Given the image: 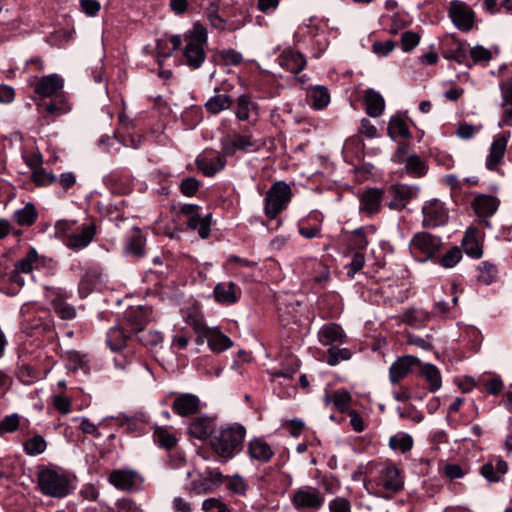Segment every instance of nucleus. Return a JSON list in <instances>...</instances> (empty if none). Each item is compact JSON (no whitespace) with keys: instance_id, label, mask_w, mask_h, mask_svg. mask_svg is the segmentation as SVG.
Here are the masks:
<instances>
[{"instance_id":"nucleus-1","label":"nucleus","mask_w":512,"mask_h":512,"mask_svg":"<svg viewBox=\"0 0 512 512\" xmlns=\"http://www.w3.org/2000/svg\"><path fill=\"white\" fill-rule=\"evenodd\" d=\"M207 41V29L199 22H196L190 30L184 33L183 39L180 35H173L170 37V42L172 44L171 49L166 50L164 48L163 40H158L156 47L161 56L168 58L174 51L178 50L181 47L182 42H184V63L191 69H198L206 59L205 46L207 45Z\"/></svg>"},{"instance_id":"nucleus-2","label":"nucleus","mask_w":512,"mask_h":512,"mask_svg":"<svg viewBox=\"0 0 512 512\" xmlns=\"http://www.w3.org/2000/svg\"><path fill=\"white\" fill-rule=\"evenodd\" d=\"M245 436L246 429L243 425L229 424L214 431L210 446L223 461H228L242 450Z\"/></svg>"},{"instance_id":"nucleus-3","label":"nucleus","mask_w":512,"mask_h":512,"mask_svg":"<svg viewBox=\"0 0 512 512\" xmlns=\"http://www.w3.org/2000/svg\"><path fill=\"white\" fill-rule=\"evenodd\" d=\"M375 496L390 499L404 487L400 470L393 464H386L378 470L377 477L370 482Z\"/></svg>"},{"instance_id":"nucleus-4","label":"nucleus","mask_w":512,"mask_h":512,"mask_svg":"<svg viewBox=\"0 0 512 512\" xmlns=\"http://www.w3.org/2000/svg\"><path fill=\"white\" fill-rule=\"evenodd\" d=\"M37 486L43 495L59 499L68 496L72 490L69 478L50 468L38 472Z\"/></svg>"},{"instance_id":"nucleus-5","label":"nucleus","mask_w":512,"mask_h":512,"mask_svg":"<svg viewBox=\"0 0 512 512\" xmlns=\"http://www.w3.org/2000/svg\"><path fill=\"white\" fill-rule=\"evenodd\" d=\"M291 188L284 181H277L267 191L265 197L264 212L270 218H276L284 210L291 200Z\"/></svg>"},{"instance_id":"nucleus-6","label":"nucleus","mask_w":512,"mask_h":512,"mask_svg":"<svg viewBox=\"0 0 512 512\" xmlns=\"http://www.w3.org/2000/svg\"><path fill=\"white\" fill-rule=\"evenodd\" d=\"M206 16L211 26L218 30L235 31L245 24V14L239 9H233L231 12L224 10L220 14L218 7L211 4L206 10Z\"/></svg>"},{"instance_id":"nucleus-7","label":"nucleus","mask_w":512,"mask_h":512,"mask_svg":"<svg viewBox=\"0 0 512 512\" xmlns=\"http://www.w3.org/2000/svg\"><path fill=\"white\" fill-rule=\"evenodd\" d=\"M442 242L427 232H419L413 236L409 248L411 254L420 262L431 259L441 248Z\"/></svg>"},{"instance_id":"nucleus-8","label":"nucleus","mask_w":512,"mask_h":512,"mask_svg":"<svg viewBox=\"0 0 512 512\" xmlns=\"http://www.w3.org/2000/svg\"><path fill=\"white\" fill-rule=\"evenodd\" d=\"M324 497L320 491L311 486H302L295 491L292 503L298 511L314 512L319 510L324 504Z\"/></svg>"},{"instance_id":"nucleus-9","label":"nucleus","mask_w":512,"mask_h":512,"mask_svg":"<svg viewBox=\"0 0 512 512\" xmlns=\"http://www.w3.org/2000/svg\"><path fill=\"white\" fill-rule=\"evenodd\" d=\"M108 482L117 490L133 492L140 489L143 478L132 469H115L110 472Z\"/></svg>"},{"instance_id":"nucleus-10","label":"nucleus","mask_w":512,"mask_h":512,"mask_svg":"<svg viewBox=\"0 0 512 512\" xmlns=\"http://www.w3.org/2000/svg\"><path fill=\"white\" fill-rule=\"evenodd\" d=\"M422 215V224L426 228L439 227L448 221L447 209L438 199L427 201L422 207Z\"/></svg>"},{"instance_id":"nucleus-11","label":"nucleus","mask_w":512,"mask_h":512,"mask_svg":"<svg viewBox=\"0 0 512 512\" xmlns=\"http://www.w3.org/2000/svg\"><path fill=\"white\" fill-rule=\"evenodd\" d=\"M417 194L418 188L415 186L405 184L392 185L388 189L390 200L387 202V206L392 210H402Z\"/></svg>"},{"instance_id":"nucleus-12","label":"nucleus","mask_w":512,"mask_h":512,"mask_svg":"<svg viewBox=\"0 0 512 512\" xmlns=\"http://www.w3.org/2000/svg\"><path fill=\"white\" fill-rule=\"evenodd\" d=\"M449 16L458 29L462 31H469L472 29L474 23V12L466 3L459 0L452 1L450 4Z\"/></svg>"},{"instance_id":"nucleus-13","label":"nucleus","mask_w":512,"mask_h":512,"mask_svg":"<svg viewBox=\"0 0 512 512\" xmlns=\"http://www.w3.org/2000/svg\"><path fill=\"white\" fill-rule=\"evenodd\" d=\"M223 480L224 476L219 470H207L191 482L190 490L198 495L211 493L220 487Z\"/></svg>"},{"instance_id":"nucleus-14","label":"nucleus","mask_w":512,"mask_h":512,"mask_svg":"<svg viewBox=\"0 0 512 512\" xmlns=\"http://www.w3.org/2000/svg\"><path fill=\"white\" fill-rule=\"evenodd\" d=\"M384 192L378 188H369L359 197V211L371 217L380 212Z\"/></svg>"},{"instance_id":"nucleus-15","label":"nucleus","mask_w":512,"mask_h":512,"mask_svg":"<svg viewBox=\"0 0 512 512\" xmlns=\"http://www.w3.org/2000/svg\"><path fill=\"white\" fill-rule=\"evenodd\" d=\"M241 294V288L232 281L217 283L213 289L215 301L225 306L236 304L241 298Z\"/></svg>"},{"instance_id":"nucleus-16","label":"nucleus","mask_w":512,"mask_h":512,"mask_svg":"<svg viewBox=\"0 0 512 512\" xmlns=\"http://www.w3.org/2000/svg\"><path fill=\"white\" fill-rule=\"evenodd\" d=\"M510 137V131H503L494 136L490 146L489 155L486 160V166L488 169L493 170L502 162Z\"/></svg>"},{"instance_id":"nucleus-17","label":"nucleus","mask_w":512,"mask_h":512,"mask_svg":"<svg viewBox=\"0 0 512 512\" xmlns=\"http://www.w3.org/2000/svg\"><path fill=\"white\" fill-rule=\"evenodd\" d=\"M96 234V226L94 223L82 225L79 229L71 232V235L64 240V245L73 250H80L87 247Z\"/></svg>"},{"instance_id":"nucleus-18","label":"nucleus","mask_w":512,"mask_h":512,"mask_svg":"<svg viewBox=\"0 0 512 512\" xmlns=\"http://www.w3.org/2000/svg\"><path fill=\"white\" fill-rule=\"evenodd\" d=\"M499 204L500 201L497 197L485 194L477 195L471 203L477 216L484 218L483 223L486 226H490V222L486 218L496 213Z\"/></svg>"},{"instance_id":"nucleus-19","label":"nucleus","mask_w":512,"mask_h":512,"mask_svg":"<svg viewBox=\"0 0 512 512\" xmlns=\"http://www.w3.org/2000/svg\"><path fill=\"white\" fill-rule=\"evenodd\" d=\"M421 361L412 355L399 357L392 363L389 369V379L392 384L398 383L405 378L416 365H420Z\"/></svg>"},{"instance_id":"nucleus-20","label":"nucleus","mask_w":512,"mask_h":512,"mask_svg":"<svg viewBox=\"0 0 512 512\" xmlns=\"http://www.w3.org/2000/svg\"><path fill=\"white\" fill-rule=\"evenodd\" d=\"M318 340L324 346H334L346 342V334L342 327L336 323L324 324L318 331Z\"/></svg>"},{"instance_id":"nucleus-21","label":"nucleus","mask_w":512,"mask_h":512,"mask_svg":"<svg viewBox=\"0 0 512 512\" xmlns=\"http://www.w3.org/2000/svg\"><path fill=\"white\" fill-rule=\"evenodd\" d=\"M196 165L205 176L213 177L225 168L226 159L222 155L201 154L196 159Z\"/></svg>"},{"instance_id":"nucleus-22","label":"nucleus","mask_w":512,"mask_h":512,"mask_svg":"<svg viewBox=\"0 0 512 512\" xmlns=\"http://www.w3.org/2000/svg\"><path fill=\"white\" fill-rule=\"evenodd\" d=\"M253 147V141L248 135H236L234 139L224 138L221 140L222 156H233L237 151L247 152Z\"/></svg>"},{"instance_id":"nucleus-23","label":"nucleus","mask_w":512,"mask_h":512,"mask_svg":"<svg viewBox=\"0 0 512 512\" xmlns=\"http://www.w3.org/2000/svg\"><path fill=\"white\" fill-rule=\"evenodd\" d=\"M64 80L57 74L42 77L35 85L34 91L42 98L54 96L63 88Z\"/></svg>"},{"instance_id":"nucleus-24","label":"nucleus","mask_w":512,"mask_h":512,"mask_svg":"<svg viewBox=\"0 0 512 512\" xmlns=\"http://www.w3.org/2000/svg\"><path fill=\"white\" fill-rule=\"evenodd\" d=\"M199 405L200 400L196 395L186 393L175 398L172 409L176 414L186 417L195 414L199 409Z\"/></svg>"},{"instance_id":"nucleus-25","label":"nucleus","mask_w":512,"mask_h":512,"mask_svg":"<svg viewBox=\"0 0 512 512\" xmlns=\"http://www.w3.org/2000/svg\"><path fill=\"white\" fill-rule=\"evenodd\" d=\"M214 419L208 416H198L191 421L188 427V432L191 436L203 440L207 437H212L214 433Z\"/></svg>"},{"instance_id":"nucleus-26","label":"nucleus","mask_w":512,"mask_h":512,"mask_svg":"<svg viewBox=\"0 0 512 512\" xmlns=\"http://www.w3.org/2000/svg\"><path fill=\"white\" fill-rule=\"evenodd\" d=\"M508 465L500 457H495L485 463L481 469V475L489 482H498L506 474Z\"/></svg>"},{"instance_id":"nucleus-27","label":"nucleus","mask_w":512,"mask_h":512,"mask_svg":"<svg viewBox=\"0 0 512 512\" xmlns=\"http://www.w3.org/2000/svg\"><path fill=\"white\" fill-rule=\"evenodd\" d=\"M41 161V156L35 155L28 163L32 169V181L38 186H48L56 183L57 176L53 173L47 172L41 166Z\"/></svg>"},{"instance_id":"nucleus-28","label":"nucleus","mask_w":512,"mask_h":512,"mask_svg":"<svg viewBox=\"0 0 512 512\" xmlns=\"http://www.w3.org/2000/svg\"><path fill=\"white\" fill-rule=\"evenodd\" d=\"M364 104L366 113L373 118L380 117L385 109L383 96L372 88L364 91Z\"/></svg>"},{"instance_id":"nucleus-29","label":"nucleus","mask_w":512,"mask_h":512,"mask_svg":"<svg viewBox=\"0 0 512 512\" xmlns=\"http://www.w3.org/2000/svg\"><path fill=\"white\" fill-rule=\"evenodd\" d=\"M279 64L287 71L297 74L305 68L306 60L301 53L286 49L279 56Z\"/></svg>"},{"instance_id":"nucleus-30","label":"nucleus","mask_w":512,"mask_h":512,"mask_svg":"<svg viewBox=\"0 0 512 512\" xmlns=\"http://www.w3.org/2000/svg\"><path fill=\"white\" fill-rule=\"evenodd\" d=\"M203 335L213 352H223L232 345L230 338L224 335L217 327H208Z\"/></svg>"},{"instance_id":"nucleus-31","label":"nucleus","mask_w":512,"mask_h":512,"mask_svg":"<svg viewBox=\"0 0 512 512\" xmlns=\"http://www.w3.org/2000/svg\"><path fill=\"white\" fill-rule=\"evenodd\" d=\"M323 401L326 406L333 404L334 409L344 413L350 409L352 397L347 390L340 389L333 393H325Z\"/></svg>"},{"instance_id":"nucleus-32","label":"nucleus","mask_w":512,"mask_h":512,"mask_svg":"<svg viewBox=\"0 0 512 512\" xmlns=\"http://www.w3.org/2000/svg\"><path fill=\"white\" fill-rule=\"evenodd\" d=\"M247 452L251 459L260 462H268L274 455L270 445L259 438H255L249 442Z\"/></svg>"},{"instance_id":"nucleus-33","label":"nucleus","mask_w":512,"mask_h":512,"mask_svg":"<svg viewBox=\"0 0 512 512\" xmlns=\"http://www.w3.org/2000/svg\"><path fill=\"white\" fill-rule=\"evenodd\" d=\"M420 366V375L424 378L428 385V390L430 392L438 391L442 386V376L440 370L433 364L421 362Z\"/></svg>"},{"instance_id":"nucleus-34","label":"nucleus","mask_w":512,"mask_h":512,"mask_svg":"<svg viewBox=\"0 0 512 512\" xmlns=\"http://www.w3.org/2000/svg\"><path fill=\"white\" fill-rule=\"evenodd\" d=\"M477 233L476 229H468L461 242L464 252L474 259L480 258L483 253L477 240Z\"/></svg>"},{"instance_id":"nucleus-35","label":"nucleus","mask_w":512,"mask_h":512,"mask_svg":"<svg viewBox=\"0 0 512 512\" xmlns=\"http://www.w3.org/2000/svg\"><path fill=\"white\" fill-rule=\"evenodd\" d=\"M131 332H125L122 328L116 326L107 332L106 343L112 351H119L126 345Z\"/></svg>"},{"instance_id":"nucleus-36","label":"nucleus","mask_w":512,"mask_h":512,"mask_svg":"<svg viewBox=\"0 0 512 512\" xmlns=\"http://www.w3.org/2000/svg\"><path fill=\"white\" fill-rule=\"evenodd\" d=\"M145 241L142 231L139 228H133L125 246L126 251L138 257L143 256Z\"/></svg>"},{"instance_id":"nucleus-37","label":"nucleus","mask_w":512,"mask_h":512,"mask_svg":"<svg viewBox=\"0 0 512 512\" xmlns=\"http://www.w3.org/2000/svg\"><path fill=\"white\" fill-rule=\"evenodd\" d=\"M429 319V313L422 309H409L402 316L403 322L415 328L424 326L429 321Z\"/></svg>"},{"instance_id":"nucleus-38","label":"nucleus","mask_w":512,"mask_h":512,"mask_svg":"<svg viewBox=\"0 0 512 512\" xmlns=\"http://www.w3.org/2000/svg\"><path fill=\"white\" fill-rule=\"evenodd\" d=\"M210 214L205 217L200 215H192L187 221V226L191 230H197L201 238H207L210 234Z\"/></svg>"},{"instance_id":"nucleus-39","label":"nucleus","mask_w":512,"mask_h":512,"mask_svg":"<svg viewBox=\"0 0 512 512\" xmlns=\"http://www.w3.org/2000/svg\"><path fill=\"white\" fill-rule=\"evenodd\" d=\"M232 104V99L226 94H217L209 98L205 103V108L212 114H218L228 109Z\"/></svg>"},{"instance_id":"nucleus-40","label":"nucleus","mask_w":512,"mask_h":512,"mask_svg":"<svg viewBox=\"0 0 512 512\" xmlns=\"http://www.w3.org/2000/svg\"><path fill=\"white\" fill-rule=\"evenodd\" d=\"M388 134L393 139L397 137L407 138L410 136L409 128L405 120L398 115L391 117L388 124Z\"/></svg>"},{"instance_id":"nucleus-41","label":"nucleus","mask_w":512,"mask_h":512,"mask_svg":"<svg viewBox=\"0 0 512 512\" xmlns=\"http://www.w3.org/2000/svg\"><path fill=\"white\" fill-rule=\"evenodd\" d=\"M37 218V212L33 204L27 203L23 208L14 212V219L18 225L30 226Z\"/></svg>"},{"instance_id":"nucleus-42","label":"nucleus","mask_w":512,"mask_h":512,"mask_svg":"<svg viewBox=\"0 0 512 512\" xmlns=\"http://www.w3.org/2000/svg\"><path fill=\"white\" fill-rule=\"evenodd\" d=\"M312 105L316 109H323L330 103V94L326 87L316 85L309 90Z\"/></svg>"},{"instance_id":"nucleus-43","label":"nucleus","mask_w":512,"mask_h":512,"mask_svg":"<svg viewBox=\"0 0 512 512\" xmlns=\"http://www.w3.org/2000/svg\"><path fill=\"white\" fill-rule=\"evenodd\" d=\"M38 263V254L35 249H30L26 256L16 262L14 271L29 274Z\"/></svg>"},{"instance_id":"nucleus-44","label":"nucleus","mask_w":512,"mask_h":512,"mask_svg":"<svg viewBox=\"0 0 512 512\" xmlns=\"http://www.w3.org/2000/svg\"><path fill=\"white\" fill-rule=\"evenodd\" d=\"M67 367L73 371L82 370L84 373L88 372L87 356L77 351H68L66 353Z\"/></svg>"},{"instance_id":"nucleus-45","label":"nucleus","mask_w":512,"mask_h":512,"mask_svg":"<svg viewBox=\"0 0 512 512\" xmlns=\"http://www.w3.org/2000/svg\"><path fill=\"white\" fill-rule=\"evenodd\" d=\"M46 447L47 443L45 439L39 434L33 436L24 443V451L30 456L42 454L46 450Z\"/></svg>"},{"instance_id":"nucleus-46","label":"nucleus","mask_w":512,"mask_h":512,"mask_svg":"<svg viewBox=\"0 0 512 512\" xmlns=\"http://www.w3.org/2000/svg\"><path fill=\"white\" fill-rule=\"evenodd\" d=\"M348 247L358 252L365 250L368 246V240L363 228L355 229L348 238Z\"/></svg>"},{"instance_id":"nucleus-47","label":"nucleus","mask_w":512,"mask_h":512,"mask_svg":"<svg viewBox=\"0 0 512 512\" xmlns=\"http://www.w3.org/2000/svg\"><path fill=\"white\" fill-rule=\"evenodd\" d=\"M351 352L347 348H338L335 345L331 346L327 351V363L330 366H336L340 361L349 360Z\"/></svg>"},{"instance_id":"nucleus-48","label":"nucleus","mask_w":512,"mask_h":512,"mask_svg":"<svg viewBox=\"0 0 512 512\" xmlns=\"http://www.w3.org/2000/svg\"><path fill=\"white\" fill-rule=\"evenodd\" d=\"M154 441L163 448L170 449L177 443L176 437L164 428H157L154 432Z\"/></svg>"},{"instance_id":"nucleus-49","label":"nucleus","mask_w":512,"mask_h":512,"mask_svg":"<svg viewBox=\"0 0 512 512\" xmlns=\"http://www.w3.org/2000/svg\"><path fill=\"white\" fill-rule=\"evenodd\" d=\"M389 446L394 450H399L404 453L412 448L413 440L408 434L394 435L389 439Z\"/></svg>"},{"instance_id":"nucleus-50","label":"nucleus","mask_w":512,"mask_h":512,"mask_svg":"<svg viewBox=\"0 0 512 512\" xmlns=\"http://www.w3.org/2000/svg\"><path fill=\"white\" fill-rule=\"evenodd\" d=\"M249 488L246 480L238 474L228 478L227 489L234 494L245 496Z\"/></svg>"},{"instance_id":"nucleus-51","label":"nucleus","mask_w":512,"mask_h":512,"mask_svg":"<svg viewBox=\"0 0 512 512\" xmlns=\"http://www.w3.org/2000/svg\"><path fill=\"white\" fill-rule=\"evenodd\" d=\"M53 308L55 310V313L61 319L71 320L76 316L75 308L61 299H56L53 301Z\"/></svg>"},{"instance_id":"nucleus-52","label":"nucleus","mask_w":512,"mask_h":512,"mask_svg":"<svg viewBox=\"0 0 512 512\" xmlns=\"http://www.w3.org/2000/svg\"><path fill=\"white\" fill-rule=\"evenodd\" d=\"M185 319L187 324L193 328L196 334L203 335L208 328L204 322L203 316L197 311L189 312Z\"/></svg>"},{"instance_id":"nucleus-53","label":"nucleus","mask_w":512,"mask_h":512,"mask_svg":"<svg viewBox=\"0 0 512 512\" xmlns=\"http://www.w3.org/2000/svg\"><path fill=\"white\" fill-rule=\"evenodd\" d=\"M462 258V251L458 247L450 248L440 259L439 263L445 268L454 267Z\"/></svg>"},{"instance_id":"nucleus-54","label":"nucleus","mask_w":512,"mask_h":512,"mask_svg":"<svg viewBox=\"0 0 512 512\" xmlns=\"http://www.w3.org/2000/svg\"><path fill=\"white\" fill-rule=\"evenodd\" d=\"M479 279L485 283L490 284L492 283L498 273L497 267L494 264H491L489 262H482L479 267Z\"/></svg>"},{"instance_id":"nucleus-55","label":"nucleus","mask_w":512,"mask_h":512,"mask_svg":"<svg viewBox=\"0 0 512 512\" xmlns=\"http://www.w3.org/2000/svg\"><path fill=\"white\" fill-rule=\"evenodd\" d=\"M405 167L407 172L417 177L423 176L426 173L425 163L417 155L409 156Z\"/></svg>"},{"instance_id":"nucleus-56","label":"nucleus","mask_w":512,"mask_h":512,"mask_svg":"<svg viewBox=\"0 0 512 512\" xmlns=\"http://www.w3.org/2000/svg\"><path fill=\"white\" fill-rule=\"evenodd\" d=\"M365 264V256L361 252H354L352 254V259L349 264L346 265L347 276L349 278H354L355 274L360 271Z\"/></svg>"},{"instance_id":"nucleus-57","label":"nucleus","mask_w":512,"mask_h":512,"mask_svg":"<svg viewBox=\"0 0 512 512\" xmlns=\"http://www.w3.org/2000/svg\"><path fill=\"white\" fill-rule=\"evenodd\" d=\"M250 105H251V101H250V97L248 95L243 94V95L239 96V98L237 100V107H236L235 114H236V117L240 121H245L249 118Z\"/></svg>"},{"instance_id":"nucleus-58","label":"nucleus","mask_w":512,"mask_h":512,"mask_svg":"<svg viewBox=\"0 0 512 512\" xmlns=\"http://www.w3.org/2000/svg\"><path fill=\"white\" fill-rule=\"evenodd\" d=\"M76 221L73 220H59L55 224V234L58 238H62L63 241L71 235V232L75 230Z\"/></svg>"},{"instance_id":"nucleus-59","label":"nucleus","mask_w":512,"mask_h":512,"mask_svg":"<svg viewBox=\"0 0 512 512\" xmlns=\"http://www.w3.org/2000/svg\"><path fill=\"white\" fill-rule=\"evenodd\" d=\"M482 384L490 395H498L504 387V383L499 376H492L488 379H483Z\"/></svg>"},{"instance_id":"nucleus-60","label":"nucleus","mask_w":512,"mask_h":512,"mask_svg":"<svg viewBox=\"0 0 512 512\" xmlns=\"http://www.w3.org/2000/svg\"><path fill=\"white\" fill-rule=\"evenodd\" d=\"M18 427H19V415L16 413L7 415L0 422V434L14 432L18 429Z\"/></svg>"},{"instance_id":"nucleus-61","label":"nucleus","mask_w":512,"mask_h":512,"mask_svg":"<svg viewBox=\"0 0 512 512\" xmlns=\"http://www.w3.org/2000/svg\"><path fill=\"white\" fill-rule=\"evenodd\" d=\"M219 56L225 65L237 66L243 61L242 54L234 49H224L219 52Z\"/></svg>"},{"instance_id":"nucleus-62","label":"nucleus","mask_w":512,"mask_h":512,"mask_svg":"<svg viewBox=\"0 0 512 512\" xmlns=\"http://www.w3.org/2000/svg\"><path fill=\"white\" fill-rule=\"evenodd\" d=\"M406 341L409 345L416 346L425 351H430L433 349L430 336L421 337L415 334H408Z\"/></svg>"},{"instance_id":"nucleus-63","label":"nucleus","mask_w":512,"mask_h":512,"mask_svg":"<svg viewBox=\"0 0 512 512\" xmlns=\"http://www.w3.org/2000/svg\"><path fill=\"white\" fill-rule=\"evenodd\" d=\"M202 509L205 512H231L227 505L217 498L205 499L202 503Z\"/></svg>"},{"instance_id":"nucleus-64","label":"nucleus","mask_w":512,"mask_h":512,"mask_svg":"<svg viewBox=\"0 0 512 512\" xmlns=\"http://www.w3.org/2000/svg\"><path fill=\"white\" fill-rule=\"evenodd\" d=\"M115 512H141L142 509L134 500L122 498L115 503Z\"/></svg>"}]
</instances>
